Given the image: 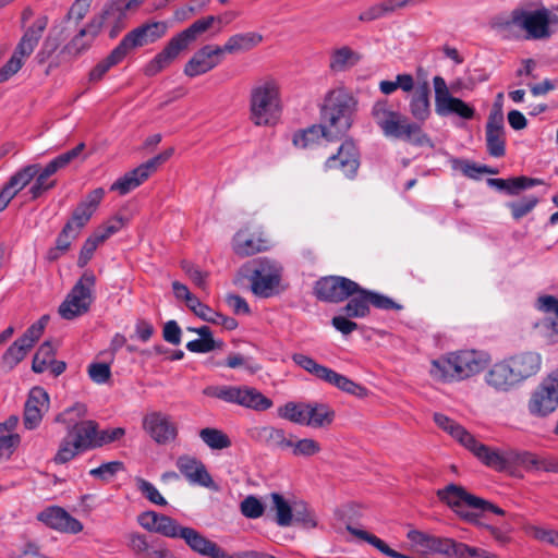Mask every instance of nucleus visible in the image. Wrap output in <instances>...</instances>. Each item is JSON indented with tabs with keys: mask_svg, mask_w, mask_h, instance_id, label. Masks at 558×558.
Returning a JSON list of instances; mask_svg holds the SVG:
<instances>
[{
	"mask_svg": "<svg viewBox=\"0 0 558 558\" xmlns=\"http://www.w3.org/2000/svg\"><path fill=\"white\" fill-rule=\"evenodd\" d=\"M137 489L145 496L150 502L158 506H166L167 500L161 496L159 490L148 481L137 477L136 480Z\"/></svg>",
	"mask_w": 558,
	"mask_h": 558,
	"instance_id": "0e129e2a",
	"label": "nucleus"
},
{
	"mask_svg": "<svg viewBox=\"0 0 558 558\" xmlns=\"http://www.w3.org/2000/svg\"><path fill=\"white\" fill-rule=\"evenodd\" d=\"M347 530L354 535L355 537L367 542L368 544L373 545L375 548H377L380 553L384 555L391 557L395 554V549L390 548L383 539L378 538L377 536L356 527H353L351 525H347Z\"/></svg>",
	"mask_w": 558,
	"mask_h": 558,
	"instance_id": "603ef678",
	"label": "nucleus"
},
{
	"mask_svg": "<svg viewBox=\"0 0 558 558\" xmlns=\"http://www.w3.org/2000/svg\"><path fill=\"white\" fill-rule=\"evenodd\" d=\"M257 438L269 446H278L280 449H291L295 457H312L320 451V445L314 439H298L293 436L287 438L283 430H276L271 427H265L258 432Z\"/></svg>",
	"mask_w": 558,
	"mask_h": 558,
	"instance_id": "2eb2a0df",
	"label": "nucleus"
},
{
	"mask_svg": "<svg viewBox=\"0 0 558 558\" xmlns=\"http://www.w3.org/2000/svg\"><path fill=\"white\" fill-rule=\"evenodd\" d=\"M222 54L220 46L205 45L194 52L192 58L186 62L183 72L189 77L205 74L221 62Z\"/></svg>",
	"mask_w": 558,
	"mask_h": 558,
	"instance_id": "aec40b11",
	"label": "nucleus"
},
{
	"mask_svg": "<svg viewBox=\"0 0 558 558\" xmlns=\"http://www.w3.org/2000/svg\"><path fill=\"white\" fill-rule=\"evenodd\" d=\"M322 137H325L326 140L330 141L329 135L327 134V128L320 121L319 124H314L305 130L298 131L293 135V144L296 147L306 148Z\"/></svg>",
	"mask_w": 558,
	"mask_h": 558,
	"instance_id": "58836bf2",
	"label": "nucleus"
},
{
	"mask_svg": "<svg viewBox=\"0 0 558 558\" xmlns=\"http://www.w3.org/2000/svg\"><path fill=\"white\" fill-rule=\"evenodd\" d=\"M263 40V36L256 32L239 33L220 46L222 53H241L246 52L258 46Z\"/></svg>",
	"mask_w": 558,
	"mask_h": 558,
	"instance_id": "c756f323",
	"label": "nucleus"
},
{
	"mask_svg": "<svg viewBox=\"0 0 558 558\" xmlns=\"http://www.w3.org/2000/svg\"><path fill=\"white\" fill-rule=\"evenodd\" d=\"M85 144L80 143L74 148L60 154L51 161H49L44 168L40 167V170L36 174L35 182L31 186L28 193L31 194V199L35 201L39 198L44 193L52 190L57 185L56 180H49L51 175L57 173L59 170L68 167L74 159H76L81 153L84 150Z\"/></svg>",
	"mask_w": 558,
	"mask_h": 558,
	"instance_id": "f8f14e48",
	"label": "nucleus"
},
{
	"mask_svg": "<svg viewBox=\"0 0 558 558\" xmlns=\"http://www.w3.org/2000/svg\"><path fill=\"white\" fill-rule=\"evenodd\" d=\"M439 427L469 449L482 463L496 471L508 469L507 451L500 453L477 441L462 425L456 421H437Z\"/></svg>",
	"mask_w": 558,
	"mask_h": 558,
	"instance_id": "6e6552de",
	"label": "nucleus"
},
{
	"mask_svg": "<svg viewBox=\"0 0 558 558\" xmlns=\"http://www.w3.org/2000/svg\"><path fill=\"white\" fill-rule=\"evenodd\" d=\"M436 113L440 117H447L454 113L462 119L470 120L473 119L475 110L462 99L448 96L447 101L436 110Z\"/></svg>",
	"mask_w": 558,
	"mask_h": 558,
	"instance_id": "a19ab883",
	"label": "nucleus"
},
{
	"mask_svg": "<svg viewBox=\"0 0 558 558\" xmlns=\"http://www.w3.org/2000/svg\"><path fill=\"white\" fill-rule=\"evenodd\" d=\"M430 87L428 82H423L414 89L409 108L412 117L421 122L427 120L430 116L429 104Z\"/></svg>",
	"mask_w": 558,
	"mask_h": 558,
	"instance_id": "c85d7f7f",
	"label": "nucleus"
},
{
	"mask_svg": "<svg viewBox=\"0 0 558 558\" xmlns=\"http://www.w3.org/2000/svg\"><path fill=\"white\" fill-rule=\"evenodd\" d=\"M487 353L462 350L433 361L430 374L439 380H461L482 372L488 364Z\"/></svg>",
	"mask_w": 558,
	"mask_h": 558,
	"instance_id": "39448f33",
	"label": "nucleus"
},
{
	"mask_svg": "<svg viewBox=\"0 0 558 558\" xmlns=\"http://www.w3.org/2000/svg\"><path fill=\"white\" fill-rule=\"evenodd\" d=\"M271 500L270 509L276 511V522L279 526H289L292 524V509L289 502L279 493L269 495Z\"/></svg>",
	"mask_w": 558,
	"mask_h": 558,
	"instance_id": "79ce46f5",
	"label": "nucleus"
},
{
	"mask_svg": "<svg viewBox=\"0 0 558 558\" xmlns=\"http://www.w3.org/2000/svg\"><path fill=\"white\" fill-rule=\"evenodd\" d=\"M199 35H202V33L194 23L178 33L167 43L165 48L146 64L144 69L145 75L155 76L168 68Z\"/></svg>",
	"mask_w": 558,
	"mask_h": 558,
	"instance_id": "9b49d317",
	"label": "nucleus"
},
{
	"mask_svg": "<svg viewBox=\"0 0 558 558\" xmlns=\"http://www.w3.org/2000/svg\"><path fill=\"white\" fill-rule=\"evenodd\" d=\"M29 348L16 339L2 355V366L8 371L13 369L24 360Z\"/></svg>",
	"mask_w": 558,
	"mask_h": 558,
	"instance_id": "c03bdc74",
	"label": "nucleus"
},
{
	"mask_svg": "<svg viewBox=\"0 0 558 558\" xmlns=\"http://www.w3.org/2000/svg\"><path fill=\"white\" fill-rule=\"evenodd\" d=\"M177 466L190 483L204 487L214 486L210 474L199 460L183 456L178 459Z\"/></svg>",
	"mask_w": 558,
	"mask_h": 558,
	"instance_id": "a878e982",
	"label": "nucleus"
},
{
	"mask_svg": "<svg viewBox=\"0 0 558 558\" xmlns=\"http://www.w3.org/2000/svg\"><path fill=\"white\" fill-rule=\"evenodd\" d=\"M128 547L133 551L134 555L144 558L149 553L151 545L149 544L146 535L133 532L128 534Z\"/></svg>",
	"mask_w": 558,
	"mask_h": 558,
	"instance_id": "680f3d73",
	"label": "nucleus"
},
{
	"mask_svg": "<svg viewBox=\"0 0 558 558\" xmlns=\"http://www.w3.org/2000/svg\"><path fill=\"white\" fill-rule=\"evenodd\" d=\"M49 408V396L41 387H34L28 395L24 418H43Z\"/></svg>",
	"mask_w": 558,
	"mask_h": 558,
	"instance_id": "2f4dec72",
	"label": "nucleus"
},
{
	"mask_svg": "<svg viewBox=\"0 0 558 558\" xmlns=\"http://www.w3.org/2000/svg\"><path fill=\"white\" fill-rule=\"evenodd\" d=\"M37 520L62 533L77 534L83 531V524L59 506L44 509L37 514Z\"/></svg>",
	"mask_w": 558,
	"mask_h": 558,
	"instance_id": "412c9836",
	"label": "nucleus"
},
{
	"mask_svg": "<svg viewBox=\"0 0 558 558\" xmlns=\"http://www.w3.org/2000/svg\"><path fill=\"white\" fill-rule=\"evenodd\" d=\"M241 274L251 281L252 292L259 298L275 295L280 284L282 267L266 257L255 258L241 267Z\"/></svg>",
	"mask_w": 558,
	"mask_h": 558,
	"instance_id": "0eeeda50",
	"label": "nucleus"
},
{
	"mask_svg": "<svg viewBox=\"0 0 558 558\" xmlns=\"http://www.w3.org/2000/svg\"><path fill=\"white\" fill-rule=\"evenodd\" d=\"M437 497L440 501L449 506L462 520L480 529L486 530V526H493L481 520V512H493L497 515H506V511L490 501L477 497L466 492L462 486L449 484L442 489L437 490Z\"/></svg>",
	"mask_w": 558,
	"mask_h": 558,
	"instance_id": "7ed1b4c3",
	"label": "nucleus"
},
{
	"mask_svg": "<svg viewBox=\"0 0 558 558\" xmlns=\"http://www.w3.org/2000/svg\"><path fill=\"white\" fill-rule=\"evenodd\" d=\"M15 423L16 421L0 423V459H9L21 441L17 434L10 432Z\"/></svg>",
	"mask_w": 558,
	"mask_h": 558,
	"instance_id": "4c0bfd02",
	"label": "nucleus"
},
{
	"mask_svg": "<svg viewBox=\"0 0 558 558\" xmlns=\"http://www.w3.org/2000/svg\"><path fill=\"white\" fill-rule=\"evenodd\" d=\"M239 404L256 411H264L272 407V401L257 389L243 386Z\"/></svg>",
	"mask_w": 558,
	"mask_h": 558,
	"instance_id": "ea45409f",
	"label": "nucleus"
},
{
	"mask_svg": "<svg viewBox=\"0 0 558 558\" xmlns=\"http://www.w3.org/2000/svg\"><path fill=\"white\" fill-rule=\"evenodd\" d=\"M361 60V56L348 46H343L332 51L330 56L329 68L331 71L341 72L355 65Z\"/></svg>",
	"mask_w": 558,
	"mask_h": 558,
	"instance_id": "e433bc0d",
	"label": "nucleus"
},
{
	"mask_svg": "<svg viewBox=\"0 0 558 558\" xmlns=\"http://www.w3.org/2000/svg\"><path fill=\"white\" fill-rule=\"evenodd\" d=\"M47 25L48 17L46 15H41L37 17L29 27H27L16 45L12 57L0 69V83L8 81L21 70L24 63L23 59L33 53L43 36V33L47 28Z\"/></svg>",
	"mask_w": 558,
	"mask_h": 558,
	"instance_id": "1a4fd4ad",
	"label": "nucleus"
},
{
	"mask_svg": "<svg viewBox=\"0 0 558 558\" xmlns=\"http://www.w3.org/2000/svg\"><path fill=\"white\" fill-rule=\"evenodd\" d=\"M537 308L556 315V320L546 322V325H550L558 332V299L553 295L539 296L537 299Z\"/></svg>",
	"mask_w": 558,
	"mask_h": 558,
	"instance_id": "338daca9",
	"label": "nucleus"
},
{
	"mask_svg": "<svg viewBox=\"0 0 558 558\" xmlns=\"http://www.w3.org/2000/svg\"><path fill=\"white\" fill-rule=\"evenodd\" d=\"M558 408V369L548 374L532 392L527 403L531 415L547 416Z\"/></svg>",
	"mask_w": 558,
	"mask_h": 558,
	"instance_id": "4468645a",
	"label": "nucleus"
},
{
	"mask_svg": "<svg viewBox=\"0 0 558 558\" xmlns=\"http://www.w3.org/2000/svg\"><path fill=\"white\" fill-rule=\"evenodd\" d=\"M241 512L248 519H257L264 514L265 507L263 502L255 496H247L240 505Z\"/></svg>",
	"mask_w": 558,
	"mask_h": 558,
	"instance_id": "69168bd1",
	"label": "nucleus"
},
{
	"mask_svg": "<svg viewBox=\"0 0 558 558\" xmlns=\"http://www.w3.org/2000/svg\"><path fill=\"white\" fill-rule=\"evenodd\" d=\"M518 383L534 376L541 368V355L534 352L517 354L508 360Z\"/></svg>",
	"mask_w": 558,
	"mask_h": 558,
	"instance_id": "bb28decb",
	"label": "nucleus"
},
{
	"mask_svg": "<svg viewBox=\"0 0 558 558\" xmlns=\"http://www.w3.org/2000/svg\"><path fill=\"white\" fill-rule=\"evenodd\" d=\"M268 248L269 242L262 233L248 235L247 229H240L232 239V250L239 257H248Z\"/></svg>",
	"mask_w": 558,
	"mask_h": 558,
	"instance_id": "393cba45",
	"label": "nucleus"
},
{
	"mask_svg": "<svg viewBox=\"0 0 558 558\" xmlns=\"http://www.w3.org/2000/svg\"><path fill=\"white\" fill-rule=\"evenodd\" d=\"M324 381L352 396L363 398L367 395V389L365 387L354 383L347 376L341 375L331 368L329 369L328 375H326Z\"/></svg>",
	"mask_w": 558,
	"mask_h": 558,
	"instance_id": "c9c22d12",
	"label": "nucleus"
},
{
	"mask_svg": "<svg viewBox=\"0 0 558 558\" xmlns=\"http://www.w3.org/2000/svg\"><path fill=\"white\" fill-rule=\"evenodd\" d=\"M167 24L165 22H147L129 32L119 43V47L125 53L138 47L153 44L165 36Z\"/></svg>",
	"mask_w": 558,
	"mask_h": 558,
	"instance_id": "a211bd4d",
	"label": "nucleus"
},
{
	"mask_svg": "<svg viewBox=\"0 0 558 558\" xmlns=\"http://www.w3.org/2000/svg\"><path fill=\"white\" fill-rule=\"evenodd\" d=\"M333 415L326 403L288 402L279 408L280 418H330Z\"/></svg>",
	"mask_w": 558,
	"mask_h": 558,
	"instance_id": "4be33fe9",
	"label": "nucleus"
},
{
	"mask_svg": "<svg viewBox=\"0 0 558 558\" xmlns=\"http://www.w3.org/2000/svg\"><path fill=\"white\" fill-rule=\"evenodd\" d=\"M357 99L345 88L329 90L320 106V121L327 128L329 140L343 137L351 129L357 111Z\"/></svg>",
	"mask_w": 558,
	"mask_h": 558,
	"instance_id": "f257e3e1",
	"label": "nucleus"
},
{
	"mask_svg": "<svg viewBox=\"0 0 558 558\" xmlns=\"http://www.w3.org/2000/svg\"><path fill=\"white\" fill-rule=\"evenodd\" d=\"M357 291V282L343 276H325L314 283L313 293L318 301L341 303Z\"/></svg>",
	"mask_w": 558,
	"mask_h": 558,
	"instance_id": "dca6fc26",
	"label": "nucleus"
},
{
	"mask_svg": "<svg viewBox=\"0 0 558 558\" xmlns=\"http://www.w3.org/2000/svg\"><path fill=\"white\" fill-rule=\"evenodd\" d=\"M507 459L508 468L522 466L527 470H537L539 460V458L530 451H520L514 449L507 450Z\"/></svg>",
	"mask_w": 558,
	"mask_h": 558,
	"instance_id": "49530a36",
	"label": "nucleus"
},
{
	"mask_svg": "<svg viewBox=\"0 0 558 558\" xmlns=\"http://www.w3.org/2000/svg\"><path fill=\"white\" fill-rule=\"evenodd\" d=\"M93 215V213L77 204L65 225H70L72 232L78 236L81 230L88 223Z\"/></svg>",
	"mask_w": 558,
	"mask_h": 558,
	"instance_id": "bf43d9fd",
	"label": "nucleus"
},
{
	"mask_svg": "<svg viewBox=\"0 0 558 558\" xmlns=\"http://www.w3.org/2000/svg\"><path fill=\"white\" fill-rule=\"evenodd\" d=\"M125 53L117 46L105 59L99 61L88 74V81L90 83L100 82L107 72L114 65L121 63L125 58Z\"/></svg>",
	"mask_w": 558,
	"mask_h": 558,
	"instance_id": "f704fd0d",
	"label": "nucleus"
},
{
	"mask_svg": "<svg viewBox=\"0 0 558 558\" xmlns=\"http://www.w3.org/2000/svg\"><path fill=\"white\" fill-rule=\"evenodd\" d=\"M112 7H104L101 12L95 15L84 27H82L77 34L62 48V53L70 54L72 57H78L87 51L97 36L100 34L105 22L109 19H113Z\"/></svg>",
	"mask_w": 558,
	"mask_h": 558,
	"instance_id": "ddd939ff",
	"label": "nucleus"
},
{
	"mask_svg": "<svg viewBox=\"0 0 558 558\" xmlns=\"http://www.w3.org/2000/svg\"><path fill=\"white\" fill-rule=\"evenodd\" d=\"M539 203V198L534 195L524 196L521 199L508 202L507 208L510 209L512 218L518 221L529 215Z\"/></svg>",
	"mask_w": 558,
	"mask_h": 558,
	"instance_id": "a18cd8bd",
	"label": "nucleus"
},
{
	"mask_svg": "<svg viewBox=\"0 0 558 558\" xmlns=\"http://www.w3.org/2000/svg\"><path fill=\"white\" fill-rule=\"evenodd\" d=\"M106 445L107 438L104 435L97 436V424L94 421H76L60 440L52 460L56 464H65L87 451Z\"/></svg>",
	"mask_w": 558,
	"mask_h": 558,
	"instance_id": "20e7f679",
	"label": "nucleus"
},
{
	"mask_svg": "<svg viewBox=\"0 0 558 558\" xmlns=\"http://www.w3.org/2000/svg\"><path fill=\"white\" fill-rule=\"evenodd\" d=\"M517 27L525 31L526 39H547L551 36L550 31L551 14L546 8L535 11H529L520 8V14L514 16Z\"/></svg>",
	"mask_w": 558,
	"mask_h": 558,
	"instance_id": "f3484780",
	"label": "nucleus"
},
{
	"mask_svg": "<svg viewBox=\"0 0 558 558\" xmlns=\"http://www.w3.org/2000/svg\"><path fill=\"white\" fill-rule=\"evenodd\" d=\"M367 289L361 287L357 283V291L352 293L348 299V302L339 311L345 314L347 317L352 318H364L369 315L371 308L368 303V296L365 294Z\"/></svg>",
	"mask_w": 558,
	"mask_h": 558,
	"instance_id": "7c9ffc66",
	"label": "nucleus"
},
{
	"mask_svg": "<svg viewBox=\"0 0 558 558\" xmlns=\"http://www.w3.org/2000/svg\"><path fill=\"white\" fill-rule=\"evenodd\" d=\"M280 112V87L275 78L259 81L251 90L250 118L257 126L276 123Z\"/></svg>",
	"mask_w": 558,
	"mask_h": 558,
	"instance_id": "423d86ee",
	"label": "nucleus"
},
{
	"mask_svg": "<svg viewBox=\"0 0 558 558\" xmlns=\"http://www.w3.org/2000/svg\"><path fill=\"white\" fill-rule=\"evenodd\" d=\"M96 284V276L92 270H86L65 296L59 306V314L63 319H74L89 311L93 303V291Z\"/></svg>",
	"mask_w": 558,
	"mask_h": 558,
	"instance_id": "9d476101",
	"label": "nucleus"
},
{
	"mask_svg": "<svg viewBox=\"0 0 558 558\" xmlns=\"http://www.w3.org/2000/svg\"><path fill=\"white\" fill-rule=\"evenodd\" d=\"M223 342L221 340L199 338L186 343V349L193 353H208L215 349H221Z\"/></svg>",
	"mask_w": 558,
	"mask_h": 558,
	"instance_id": "774afa93",
	"label": "nucleus"
},
{
	"mask_svg": "<svg viewBox=\"0 0 558 558\" xmlns=\"http://www.w3.org/2000/svg\"><path fill=\"white\" fill-rule=\"evenodd\" d=\"M371 114L386 137L401 140L414 146L432 145L430 138L422 128L411 122L407 116L395 111L387 99L377 100L372 107Z\"/></svg>",
	"mask_w": 558,
	"mask_h": 558,
	"instance_id": "f03ea898",
	"label": "nucleus"
},
{
	"mask_svg": "<svg viewBox=\"0 0 558 558\" xmlns=\"http://www.w3.org/2000/svg\"><path fill=\"white\" fill-rule=\"evenodd\" d=\"M92 0H75L64 17L65 23H71L75 27L85 19L89 12Z\"/></svg>",
	"mask_w": 558,
	"mask_h": 558,
	"instance_id": "4d7b16f0",
	"label": "nucleus"
},
{
	"mask_svg": "<svg viewBox=\"0 0 558 558\" xmlns=\"http://www.w3.org/2000/svg\"><path fill=\"white\" fill-rule=\"evenodd\" d=\"M360 168V153L352 140H345L325 162L326 170H338L345 178L353 179Z\"/></svg>",
	"mask_w": 558,
	"mask_h": 558,
	"instance_id": "6ab92c4d",
	"label": "nucleus"
},
{
	"mask_svg": "<svg viewBox=\"0 0 558 558\" xmlns=\"http://www.w3.org/2000/svg\"><path fill=\"white\" fill-rule=\"evenodd\" d=\"M199 436L211 449L221 450L231 446L228 435L216 428H203L199 432Z\"/></svg>",
	"mask_w": 558,
	"mask_h": 558,
	"instance_id": "de8ad7c7",
	"label": "nucleus"
},
{
	"mask_svg": "<svg viewBox=\"0 0 558 558\" xmlns=\"http://www.w3.org/2000/svg\"><path fill=\"white\" fill-rule=\"evenodd\" d=\"M54 355V348L50 341H45L40 344L35 353L32 362V369L34 373H44L47 368L48 362Z\"/></svg>",
	"mask_w": 558,
	"mask_h": 558,
	"instance_id": "8fccbe9b",
	"label": "nucleus"
},
{
	"mask_svg": "<svg viewBox=\"0 0 558 558\" xmlns=\"http://www.w3.org/2000/svg\"><path fill=\"white\" fill-rule=\"evenodd\" d=\"M144 182L141 179L136 169L126 172L123 177L119 178L110 187L111 191H117L121 195H125Z\"/></svg>",
	"mask_w": 558,
	"mask_h": 558,
	"instance_id": "3c124183",
	"label": "nucleus"
},
{
	"mask_svg": "<svg viewBox=\"0 0 558 558\" xmlns=\"http://www.w3.org/2000/svg\"><path fill=\"white\" fill-rule=\"evenodd\" d=\"M144 428L157 444H167L177 437V427L170 421H144Z\"/></svg>",
	"mask_w": 558,
	"mask_h": 558,
	"instance_id": "72a5a7b5",
	"label": "nucleus"
},
{
	"mask_svg": "<svg viewBox=\"0 0 558 558\" xmlns=\"http://www.w3.org/2000/svg\"><path fill=\"white\" fill-rule=\"evenodd\" d=\"M293 362L305 369L306 372L311 373L318 379L324 380L326 375H328L329 367L324 366L322 364H318L314 359L311 356H307L302 353H295L292 355Z\"/></svg>",
	"mask_w": 558,
	"mask_h": 558,
	"instance_id": "09e8293b",
	"label": "nucleus"
},
{
	"mask_svg": "<svg viewBox=\"0 0 558 558\" xmlns=\"http://www.w3.org/2000/svg\"><path fill=\"white\" fill-rule=\"evenodd\" d=\"M396 9L393 5V0H385L381 3L374 4V5L369 7L368 9H366L365 11H363L359 15V21L360 22H372V21H375V20L384 16L387 13L393 12Z\"/></svg>",
	"mask_w": 558,
	"mask_h": 558,
	"instance_id": "6e6d98bb",
	"label": "nucleus"
},
{
	"mask_svg": "<svg viewBox=\"0 0 558 558\" xmlns=\"http://www.w3.org/2000/svg\"><path fill=\"white\" fill-rule=\"evenodd\" d=\"M300 523L306 527L316 526L312 510L305 502H294L292 509V522Z\"/></svg>",
	"mask_w": 558,
	"mask_h": 558,
	"instance_id": "052dcab7",
	"label": "nucleus"
},
{
	"mask_svg": "<svg viewBox=\"0 0 558 558\" xmlns=\"http://www.w3.org/2000/svg\"><path fill=\"white\" fill-rule=\"evenodd\" d=\"M456 542L452 538L438 537L430 535L428 538V544L425 548L426 551L438 553L444 555H454L456 551Z\"/></svg>",
	"mask_w": 558,
	"mask_h": 558,
	"instance_id": "13d9d810",
	"label": "nucleus"
},
{
	"mask_svg": "<svg viewBox=\"0 0 558 558\" xmlns=\"http://www.w3.org/2000/svg\"><path fill=\"white\" fill-rule=\"evenodd\" d=\"M487 184L498 191L505 192L507 195L518 196L524 190L544 184V180L520 175L509 179H488Z\"/></svg>",
	"mask_w": 558,
	"mask_h": 558,
	"instance_id": "cd10ccee",
	"label": "nucleus"
},
{
	"mask_svg": "<svg viewBox=\"0 0 558 558\" xmlns=\"http://www.w3.org/2000/svg\"><path fill=\"white\" fill-rule=\"evenodd\" d=\"M179 538L183 539L190 549L198 555L210 558L225 557V550L221 547L193 527L185 526Z\"/></svg>",
	"mask_w": 558,
	"mask_h": 558,
	"instance_id": "b1692460",
	"label": "nucleus"
},
{
	"mask_svg": "<svg viewBox=\"0 0 558 558\" xmlns=\"http://www.w3.org/2000/svg\"><path fill=\"white\" fill-rule=\"evenodd\" d=\"M365 294L368 296V303L369 305H373L376 308L385 310V311H401L403 306L399 303H397L391 298L380 294L378 292L367 290Z\"/></svg>",
	"mask_w": 558,
	"mask_h": 558,
	"instance_id": "e2e57ef3",
	"label": "nucleus"
},
{
	"mask_svg": "<svg viewBox=\"0 0 558 558\" xmlns=\"http://www.w3.org/2000/svg\"><path fill=\"white\" fill-rule=\"evenodd\" d=\"M39 170V163L27 165L16 171L7 183L19 193L34 180Z\"/></svg>",
	"mask_w": 558,
	"mask_h": 558,
	"instance_id": "37998d69",
	"label": "nucleus"
},
{
	"mask_svg": "<svg viewBox=\"0 0 558 558\" xmlns=\"http://www.w3.org/2000/svg\"><path fill=\"white\" fill-rule=\"evenodd\" d=\"M486 381L489 386L502 390L518 384L508 360L496 363L487 373Z\"/></svg>",
	"mask_w": 558,
	"mask_h": 558,
	"instance_id": "473e14b6",
	"label": "nucleus"
},
{
	"mask_svg": "<svg viewBox=\"0 0 558 558\" xmlns=\"http://www.w3.org/2000/svg\"><path fill=\"white\" fill-rule=\"evenodd\" d=\"M184 527L175 519L161 513L155 533L169 538H179Z\"/></svg>",
	"mask_w": 558,
	"mask_h": 558,
	"instance_id": "5fc2aeb1",
	"label": "nucleus"
},
{
	"mask_svg": "<svg viewBox=\"0 0 558 558\" xmlns=\"http://www.w3.org/2000/svg\"><path fill=\"white\" fill-rule=\"evenodd\" d=\"M486 149L489 156L504 157L506 154V131L504 116H488L485 128Z\"/></svg>",
	"mask_w": 558,
	"mask_h": 558,
	"instance_id": "5701e85b",
	"label": "nucleus"
},
{
	"mask_svg": "<svg viewBox=\"0 0 558 558\" xmlns=\"http://www.w3.org/2000/svg\"><path fill=\"white\" fill-rule=\"evenodd\" d=\"M347 530L354 535L355 537L367 542L368 544L373 545L375 548H377L380 553L384 555L391 557L395 554V549L390 548L383 539L378 538L377 536L356 527H353L351 525H347Z\"/></svg>",
	"mask_w": 558,
	"mask_h": 558,
	"instance_id": "864d4df0",
	"label": "nucleus"
}]
</instances>
